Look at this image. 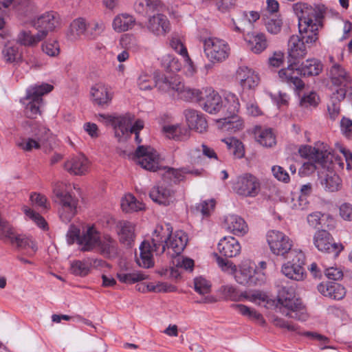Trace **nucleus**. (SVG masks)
<instances>
[{
  "label": "nucleus",
  "mask_w": 352,
  "mask_h": 352,
  "mask_svg": "<svg viewBox=\"0 0 352 352\" xmlns=\"http://www.w3.org/2000/svg\"><path fill=\"white\" fill-rule=\"evenodd\" d=\"M184 115L190 129L199 133L206 131L208 127L207 121L201 113L196 110L186 109Z\"/></svg>",
  "instance_id": "obj_30"
},
{
  "label": "nucleus",
  "mask_w": 352,
  "mask_h": 352,
  "mask_svg": "<svg viewBox=\"0 0 352 352\" xmlns=\"http://www.w3.org/2000/svg\"><path fill=\"white\" fill-rule=\"evenodd\" d=\"M318 104V96L315 92H311L305 95L300 100V105L307 107L309 106H316Z\"/></svg>",
  "instance_id": "obj_64"
},
{
  "label": "nucleus",
  "mask_w": 352,
  "mask_h": 352,
  "mask_svg": "<svg viewBox=\"0 0 352 352\" xmlns=\"http://www.w3.org/2000/svg\"><path fill=\"white\" fill-rule=\"evenodd\" d=\"M222 108L228 116L236 115L240 108L239 101L236 96L231 93L228 94Z\"/></svg>",
  "instance_id": "obj_46"
},
{
  "label": "nucleus",
  "mask_w": 352,
  "mask_h": 352,
  "mask_svg": "<svg viewBox=\"0 0 352 352\" xmlns=\"http://www.w3.org/2000/svg\"><path fill=\"white\" fill-rule=\"evenodd\" d=\"M206 56L212 63L225 61L230 56V48L223 40L217 38H208L204 43Z\"/></svg>",
  "instance_id": "obj_10"
},
{
  "label": "nucleus",
  "mask_w": 352,
  "mask_h": 352,
  "mask_svg": "<svg viewBox=\"0 0 352 352\" xmlns=\"http://www.w3.org/2000/svg\"><path fill=\"white\" fill-rule=\"evenodd\" d=\"M254 135L256 141L263 146L272 147L276 144V137L271 129L256 127Z\"/></svg>",
  "instance_id": "obj_39"
},
{
  "label": "nucleus",
  "mask_w": 352,
  "mask_h": 352,
  "mask_svg": "<svg viewBox=\"0 0 352 352\" xmlns=\"http://www.w3.org/2000/svg\"><path fill=\"white\" fill-rule=\"evenodd\" d=\"M345 96L346 90L344 88H340L333 93L331 103L328 104V111L331 119L335 120L340 114V102Z\"/></svg>",
  "instance_id": "obj_41"
},
{
  "label": "nucleus",
  "mask_w": 352,
  "mask_h": 352,
  "mask_svg": "<svg viewBox=\"0 0 352 352\" xmlns=\"http://www.w3.org/2000/svg\"><path fill=\"white\" fill-rule=\"evenodd\" d=\"M97 248L100 254L107 258H116L119 253L117 241L108 234L100 236Z\"/></svg>",
  "instance_id": "obj_24"
},
{
  "label": "nucleus",
  "mask_w": 352,
  "mask_h": 352,
  "mask_svg": "<svg viewBox=\"0 0 352 352\" xmlns=\"http://www.w3.org/2000/svg\"><path fill=\"white\" fill-rule=\"evenodd\" d=\"M89 162L83 155H78L68 160L64 164V168L70 174L82 175L87 173Z\"/></svg>",
  "instance_id": "obj_25"
},
{
  "label": "nucleus",
  "mask_w": 352,
  "mask_h": 352,
  "mask_svg": "<svg viewBox=\"0 0 352 352\" xmlns=\"http://www.w3.org/2000/svg\"><path fill=\"white\" fill-rule=\"evenodd\" d=\"M195 93L192 98L200 102L203 109L209 113H217L223 107V101L219 94L212 88H207L202 91L198 89H192Z\"/></svg>",
  "instance_id": "obj_12"
},
{
  "label": "nucleus",
  "mask_w": 352,
  "mask_h": 352,
  "mask_svg": "<svg viewBox=\"0 0 352 352\" xmlns=\"http://www.w3.org/2000/svg\"><path fill=\"white\" fill-rule=\"evenodd\" d=\"M17 144L21 149L25 151H31L33 148L38 149L41 146V143L34 138L23 139Z\"/></svg>",
  "instance_id": "obj_57"
},
{
  "label": "nucleus",
  "mask_w": 352,
  "mask_h": 352,
  "mask_svg": "<svg viewBox=\"0 0 352 352\" xmlns=\"http://www.w3.org/2000/svg\"><path fill=\"white\" fill-rule=\"evenodd\" d=\"M145 28L151 34L156 37H162L170 32V23L165 14L156 12L148 16Z\"/></svg>",
  "instance_id": "obj_14"
},
{
  "label": "nucleus",
  "mask_w": 352,
  "mask_h": 352,
  "mask_svg": "<svg viewBox=\"0 0 352 352\" xmlns=\"http://www.w3.org/2000/svg\"><path fill=\"white\" fill-rule=\"evenodd\" d=\"M101 261V260L96 259L94 261L89 258L85 261H74L70 265V272L76 276H85L89 273L91 265L93 262L96 264L100 263Z\"/></svg>",
  "instance_id": "obj_38"
},
{
  "label": "nucleus",
  "mask_w": 352,
  "mask_h": 352,
  "mask_svg": "<svg viewBox=\"0 0 352 352\" xmlns=\"http://www.w3.org/2000/svg\"><path fill=\"white\" fill-rule=\"evenodd\" d=\"M288 261L284 263L281 267V272L288 278L302 281L306 277V272L304 268L305 256L303 252L294 249L289 252L287 257Z\"/></svg>",
  "instance_id": "obj_9"
},
{
  "label": "nucleus",
  "mask_w": 352,
  "mask_h": 352,
  "mask_svg": "<svg viewBox=\"0 0 352 352\" xmlns=\"http://www.w3.org/2000/svg\"><path fill=\"white\" fill-rule=\"evenodd\" d=\"M292 8L298 19L299 33L305 34L304 38L307 43H315L318 39V29L322 26L324 7L298 2L294 3Z\"/></svg>",
  "instance_id": "obj_2"
},
{
  "label": "nucleus",
  "mask_w": 352,
  "mask_h": 352,
  "mask_svg": "<svg viewBox=\"0 0 352 352\" xmlns=\"http://www.w3.org/2000/svg\"><path fill=\"white\" fill-rule=\"evenodd\" d=\"M117 278L121 283L133 284L147 279L148 276L140 271H134L129 273L121 271L117 274Z\"/></svg>",
  "instance_id": "obj_44"
},
{
  "label": "nucleus",
  "mask_w": 352,
  "mask_h": 352,
  "mask_svg": "<svg viewBox=\"0 0 352 352\" xmlns=\"http://www.w3.org/2000/svg\"><path fill=\"white\" fill-rule=\"evenodd\" d=\"M233 188L239 195L254 197L261 191V182L254 175L244 173L236 178Z\"/></svg>",
  "instance_id": "obj_13"
},
{
  "label": "nucleus",
  "mask_w": 352,
  "mask_h": 352,
  "mask_svg": "<svg viewBox=\"0 0 352 352\" xmlns=\"http://www.w3.org/2000/svg\"><path fill=\"white\" fill-rule=\"evenodd\" d=\"M59 15L54 12H47L32 21V25L38 33H44V39L58 25Z\"/></svg>",
  "instance_id": "obj_19"
},
{
  "label": "nucleus",
  "mask_w": 352,
  "mask_h": 352,
  "mask_svg": "<svg viewBox=\"0 0 352 352\" xmlns=\"http://www.w3.org/2000/svg\"><path fill=\"white\" fill-rule=\"evenodd\" d=\"M4 59L7 63H20L22 61V54L16 46H6L3 50Z\"/></svg>",
  "instance_id": "obj_48"
},
{
  "label": "nucleus",
  "mask_w": 352,
  "mask_h": 352,
  "mask_svg": "<svg viewBox=\"0 0 352 352\" xmlns=\"http://www.w3.org/2000/svg\"><path fill=\"white\" fill-rule=\"evenodd\" d=\"M176 267L183 268L186 270L192 271L194 261L189 258L178 257L175 260Z\"/></svg>",
  "instance_id": "obj_63"
},
{
  "label": "nucleus",
  "mask_w": 352,
  "mask_h": 352,
  "mask_svg": "<svg viewBox=\"0 0 352 352\" xmlns=\"http://www.w3.org/2000/svg\"><path fill=\"white\" fill-rule=\"evenodd\" d=\"M235 78L243 91H254L261 81L258 74L252 68L245 65L239 66L237 68Z\"/></svg>",
  "instance_id": "obj_17"
},
{
  "label": "nucleus",
  "mask_w": 352,
  "mask_h": 352,
  "mask_svg": "<svg viewBox=\"0 0 352 352\" xmlns=\"http://www.w3.org/2000/svg\"><path fill=\"white\" fill-rule=\"evenodd\" d=\"M218 127L223 131L235 133L243 129V122L236 115L228 116L217 121Z\"/></svg>",
  "instance_id": "obj_37"
},
{
  "label": "nucleus",
  "mask_w": 352,
  "mask_h": 352,
  "mask_svg": "<svg viewBox=\"0 0 352 352\" xmlns=\"http://www.w3.org/2000/svg\"><path fill=\"white\" fill-rule=\"evenodd\" d=\"M277 300L279 305L287 309L286 313L283 311L285 316L299 321H306L308 319L307 309L301 300L296 296L292 287H282L278 292Z\"/></svg>",
  "instance_id": "obj_3"
},
{
  "label": "nucleus",
  "mask_w": 352,
  "mask_h": 352,
  "mask_svg": "<svg viewBox=\"0 0 352 352\" xmlns=\"http://www.w3.org/2000/svg\"><path fill=\"white\" fill-rule=\"evenodd\" d=\"M169 228L165 231L162 226H157L154 230L151 243L144 241L140 246V257L137 258V263L140 267L150 268L154 265L153 252L160 255L166 250V254L170 257L179 255L184 250L188 236L182 231L169 234Z\"/></svg>",
  "instance_id": "obj_1"
},
{
  "label": "nucleus",
  "mask_w": 352,
  "mask_h": 352,
  "mask_svg": "<svg viewBox=\"0 0 352 352\" xmlns=\"http://www.w3.org/2000/svg\"><path fill=\"white\" fill-rule=\"evenodd\" d=\"M87 23L85 19L78 18L74 19L70 24L67 33L68 39L72 41L80 38L87 30Z\"/></svg>",
  "instance_id": "obj_40"
},
{
  "label": "nucleus",
  "mask_w": 352,
  "mask_h": 352,
  "mask_svg": "<svg viewBox=\"0 0 352 352\" xmlns=\"http://www.w3.org/2000/svg\"><path fill=\"white\" fill-rule=\"evenodd\" d=\"M313 241L315 247L319 251L328 254L331 253L334 256H338L344 248L342 243H335L331 234L324 230L317 231L314 236Z\"/></svg>",
  "instance_id": "obj_15"
},
{
  "label": "nucleus",
  "mask_w": 352,
  "mask_h": 352,
  "mask_svg": "<svg viewBox=\"0 0 352 352\" xmlns=\"http://www.w3.org/2000/svg\"><path fill=\"white\" fill-rule=\"evenodd\" d=\"M32 135L39 143L47 140L49 137V129L44 125L36 124L32 126Z\"/></svg>",
  "instance_id": "obj_52"
},
{
  "label": "nucleus",
  "mask_w": 352,
  "mask_h": 352,
  "mask_svg": "<svg viewBox=\"0 0 352 352\" xmlns=\"http://www.w3.org/2000/svg\"><path fill=\"white\" fill-rule=\"evenodd\" d=\"M105 30V23L102 21H94L91 24L89 36L91 38H95L100 35Z\"/></svg>",
  "instance_id": "obj_59"
},
{
  "label": "nucleus",
  "mask_w": 352,
  "mask_h": 352,
  "mask_svg": "<svg viewBox=\"0 0 352 352\" xmlns=\"http://www.w3.org/2000/svg\"><path fill=\"white\" fill-rule=\"evenodd\" d=\"M318 292L324 296L335 300H341L346 295L345 288L337 283H321L318 285Z\"/></svg>",
  "instance_id": "obj_28"
},
{
  "label": "nucleus",
  "mask_w": 352,
  "mask_h": 352,
  "mask_svg": "<svg viewBox=\"0 0 352 352\" xmlns=\"http://www.w3.org/2000/svg\"><path fill=\"white\" fill-rule=\"evenodd\" d=\"M149 196L154 202L168 206L174 200V191L164 186H157L151 189Z\"/></svg>",
  "instance_id": "obj_26"
},
{
  "label": "nucleus",
  "mask_w": 352,
  "mask_h": 352,
  "mask_svg": "<svg viewBox=\"0 0 352 352\" xmlns=\"http://www.w3.org/2000/svg\"><path fill=\"white\" fill-rule=\"evenodd\" d=\"M283 21L280 18L270 19L265 23V27L268 32L272 34H277L281 30Z\"/></svg>",
  "instance_id": "obj_55"
},
{
  "label": "nucleus",
  "mask_w": 352,
  "mask_h": 352,
  "mask_svg": "<svg viewBox=\"0 0 352 352\" xmlns=\"http://www.w3.org/2000/svg\"><path fill=\"white\" fill-rule=\"evenodd\" d=\"M121 207L123 211L132 212L141 210L143 208V204L138 201L134 196L129 194L122 199Z\"/></svg>",
  "instance_id": "obj_47"
},
{
  "label": "nucleus",
  "mask_w": 352,
  "mask_h": 352,
  "mask_svg": "<svg viewBox=\"0 0 352 352\" xmlns=\"http://www.w3.org/2000/svg\"><path fill=\"white\" fill-rule=\"evenodd\" d=\"M217 248L223 256L234 257L239 254L241 247L235 238L232 236H225L219 242Z\"/></svg>",
  "instance_id": "obj_29"
},
{
  "label": "nucleus",
  "mask_w": 352,
  "mask_h": 352,
  "mask_svg": "<svg viewBox=\"0 0 352 352\" xmlns=\"http://www.w3.org/2000/svg\"><path fill=\"white\" fill-rule=\"evenodd\" d=\"M100 239V233L94 226L83 229L81 236L78 239L80 250L83 252L93 250L97 248Z\"/></svg>",
  "instance_id": "obj_23"
},
{
  "label": "nucleus",
  "mask_w": 352,
  "mask_h": 352,
  "mask_svg": "<svg viewBox=\"0 0 352 352\" xmlns=\"http://www.w3.org/2000/svg\"><path fill=\"white\" fill-rule=\"evenodd\" d=\"M170 45L176 52L183 56L184 62L188 67V71L191 73H194L195 68L193 63L188 56L187 50L181 40L177 36H173L170 41Z\"/></svg>",
  "instance_id": "obj_43"
},
{
  "label": "nucleus",
  "mask_w": 352,
  "mask_h": 352,
  "mask_svg": "<svg viewBox=\"0 0 352 352\" xmlns=\"http://www.w3.org/2000/svg\"><path fill=\"white\" fill-rule=\"evenodd\" d=\"M292 35L288 42V61L298 63L300 59L305 58L307 53L305 43L308 44L304 36L305 34Z\"/></svg>",
  "instance_id": "obj_20"
},
{
  "label": "nucleus",
  "mask_w": 352,
  "mask_h": 352,
  "mask_svg": "<svg viewBox=\"0 0 352 352\" xmlns=\"http://www.w3.org/2000/svg\"><path fill=\"white\" fill-rule=\"evenodd\" d=\"M53 193L54 201L58 203L60 208L58 210L60 219L69 222L77 212L78 199L69 192L63 191V184L59 182L53 183Z\"/></svg>",
  "instance_id": "obj_6"
},
{
  "label": "nucleus",
  "mask_w": 352,
  "mask_h": 352,
  "mask_svg": "<svg viewBox=\"0 0 352 352\" xmlns=\"http://www.w3.org/2000/svg\"><path fill=\"white\" fill-rule=\"evenodd\" d=\"M223 226L230 232L235 235H243L247 233L248 227L243 218L235 214H229L225 217Z\"/></svg>",
  "instance_id": "obj_27"
},
{
  "label": "nucleus",
  "mask_w": 352,
  "mask_h": 352,
  "mask_svg": "<svg viewBox=\"0 0 352 352\" xmlns=\"http://www.w3.org/2000/svg\"><path fill=\"white\" fill-rule=\"evenodd\" d=\"M23 212L28 217L32 219L38 227L43 229L46 227L47 223L45 220L38 213L35 212L34 210L28 207L23 208Z\"/></svg>",
  "instance_id": "obj_56"
},
{
  "label": "nucleus",
  "mask_w": 352,
  "mask_h": 352,
  "mask_svg": "<svg viewBox=\"0 0 352 352\" xmlns=\"http://www.w3.org/2000/svg\"><path fill=\"white\" fill-rule=\"evenodd\" d=\"M298 152L300 156L314 162L313 163H305L304 166L310 171L316 168V164L322 166H327L328 164L332 163L334 155L327 144L323 142H318L316 146L305 145L300 147Z\"/></svg>",
  "instance_id": "obj_4"
},
{
  "label": "nucleus",
  "mask_w": 352,
  "mask_h": 352,
  "mask_svg": "<svg viewBox=\"0 0 352 352\" xmlns=\"http://www.w3.org/2000/svg\"><path fill=\"white\" fill-rule=\"evenodd\" d=\"M164 4L160 0H138L134 4L135 12L142 15H151L164 9Z\"/></svg>",
  "instance_id": "obj_31"
},
{
  "label": "nucleus",
  "mask_w": 352,
  "mask_h": 352,
  "mask_svg": "<svg viewBox=\"0 0 352 352\" xmlns=\"http://www.w3.org/2000/svg\"><path fill=\"white\" fill-rule=\"evenodd\" d=\"M289 63L287 67L278 72V76L283 82L293 85L297 91H301L305 87V83L300 78L301 74L299 67H294L298 63H293V61Z\"/></svg>",
  "instance_id": "obj_21"
},
{
  "label": "nucleus",
  "mask_w": 352,
  "mask_h": 352,
  "mask_svg": "<svg viewBox=\"0 0 352 352\" xmlns=\"http://www.w3.org/2000/svg\"><path fill=\"white\" fill-rule=\"evenodd\" d=\"M195 289L199 294H207L210 292L211 285L209 281L202 277H198L195 279Z\"/></svg>",
  "instance_id": "obj_53"
},
{
  "label": "nucleus",
  "mask_w": 352,
  "mask_h": 352,
  "mask_svg": "<svg viewBox=\"0 0 352 352\" xmlns=\"http://www.w3.org/2000/svg\"><path fill=\"white\" fill-rule=\"evenodd\" d=\"M215 202L213 199L204 201L196 207L197 211L200 212L204 217L210 215V212L214 207Z\"/></svg>",
  "instance_id": "obj_60"
},
{
  "label": "nucleus",
  "mask_w": 352,
  "mask_h": 352,
  "mask_svg": "<svg viewBox=\"0 0 352 352\" xmlns=\"http://www.w3.org/2000/svg\"><path fill=\"white\" fill-rule=\"evenodd\" d=\"M235 32L242 33L246 28L251 27L247 16V11L240 12L236 19H232Z\"/></svg>",
  "instance_id": "obj_49"
},
{
  "label": "nucleus",
  "mask_w": 352,
  "mask_h": 352,
  "mask_svg": "<svg viewBox=\"0 0 352 352\" xmlns=\"http://www.w3.org/2000/svg\"><path fill=\"white\" fill-rule=\"evenodd\" d=\"M321 184L324 189L329 192H336L342 188L341 179L338 175L333 173L327 174Z\"/></svg>",
  "instance_id": "obj_45"
},
{
  "label": "nucleus",
  "mask_w": 352,
  "mask_h": 352,
  "mask_svg": "<svg viewBox=\"0 0 352 352\" xmlns=\"http://www.w3.org/2000/svg\"><path fill=\"white\" fill-rule=\"evenodd\" d=\"M136 23L135 18L128 13L117 14L112 21V28L118 33H122L133 28Z\"/></svg>",
  "instance_id": "obj_33"
},
{
  "label": "nucleus",
  "mask_w": 352,
  "mask_h": 352,
  "mask_svg": "<svg viewBox=\"0 0 352 352\" xmlns=\"http://www.w3.org/2000/svg\"><path fill=\"white\" fill-rule=\"evenodd\" d=\"M120 44L127 50H136L139 48V41L131 34H125L120 38Z\"/></svg>",
  "instance_id": "obj_51"
},
{
  "label": "nucleus",
  "mask_w": 352,
  "mask_h": 352,
  "mask_svg": "<svg viewBox=\"0 0 352 352\" xmlns=\"http://www.w3.org/2000/svg\"><path fill=\"white\" fill-rule=\"evenodd\" d=\"M190 163L196 165H202L205 163V157L200 148L191 149L189 153Z\"/></svg>",
  "instance_id": "obj_61"
},
{
  "label": "nucleus",
  "mask_w": 352,
  "mask_h": 352,
  "mask_svg": "<svg viewBox=\"0 0 352 352\" xmlns=\"http://www.w3.org/2000/svg\"><path fill=\"white\" fill-rule=\"evenodd\" d=\"M116 228L120 242L129 245L135 238V225L128 221H120Z\"/></svg>",
  "instance_id": "obj_32"
},
{
  "label": "nucleus",
  "mask_w": 352,
  "mask_h": 352,
  "mask_svg": "<svg viewBox=\"0 0 352 352\" xmlns=\"http://www.w3.org/2000/svg\"><path fill=\"white\" fill-rule=\"evenodd\" d=\"M42 51L49 56L55 57L60 53V46L56 41L49 40L41 45Z\"/></svg>",
  "instance_id": "obj_50"
},
{
  "label": "nucleus",
  "mask_w": 352,
  "mask_h": 352,
  "mask_svg": "<svg viewBox=\"0 0 352 352\" xmlns=\"http://www.w3.org/2000/svg\"><path fill=\"white\" fill-rule=\"evenodd\" d=\"M155 86L162 93H167L172 96L177 94L179 98L184 100H191L195 93L192 89L186 87L180 78L176 76H155Z\"/></svg>",
  "instance_id": "obj_7"
},
{
  "label": "nucleus",
  "mask_w": 352,
  "mask_h": 352,
  "mask_svg": "<svg viewBox=\"0 0 352 352\" xmlns=\"http://www.w3.org/2000/svg\"><path fill=\"white\" fill-rule=\"evenodd\" d=\"M44 33L32 34L30 30H21L19 32L16 38V43L25 47H36L39 42L44 39Z\"/></svg>",
  "instance_id": "obj_34"
},
{
  "label": "nucleus",
  "mask_w": 352,
  "mask_h": 352,
  "mask_svg": "<svg viewBox=\"0 0 352 352\" xmlns=\"http://www.w3.org/2000/svg\"><path fill=\"white\" fill-rule=\"evenodd\" d=\"M299 69L302 76H317L322 72V65L317 59H307L300 65Z\"/></svg>",
  "instance_id": "obj_42"
},
{
  "label": "nucleus",
  "mask_w": 352,
  "mask_h": 352,
  "mask_svg": "<svg viewBox=\"0 0 352 352\" xmlns=\"http://www.w3.org/2000/svg\"><path fill=\"white\" fill-rule=\"evenodd\" d=\"M252 52L255 54H260L267 47L268 43L266 36L261 32H252L247 35L246 38Z\"/></svg>",
  "instance_id": "obj_36"
},
{
  "label": "nucleus",
  "mask_w": 352,
  "mask_h": 352,
  "mask_svg": "<svg viewBox=\"0 0 352 352\" xmlns=\"http://www.w3.org/2000/svg\"><path fill=\"white\" fill-rule=\"evenodd\" d=\"M53 89V86L47 83L35 85L27 89L26 96L21 99L25 106V112L30 118H35L41 114L40 108L43 104L42 96Z\"/></svg>",
  "instance_id": "obj_5"
},
{
  "label": "nucleus",
  "mask_w": 352,
  "mask_h": 352,
  "mask_svg": "<svg viewBox=\"0 0 352 352\" xmlns=\"http://www.w3.org/2000/svg\"><path fill=\"white\" fill-rule=\"evenodd\" d=\"M221 293L223 295V296L231 300H238L239 299V294L237 290L234 287L230 285H223L220 288Z\"/></svg>",
  "instance_id": "obj_58"
},
{
  "label": "nucleus",
  "mask_w": 352,
  "mask_h": 352,
  "mask_svg": "<svg viewBox=\"0 0 352 352\" xmlns=\"http://www.w3.org/2000/svg\"><path fill=\"white\" fill-rule=\"evenodd\" d=\"M135 161L144 169L156 171L160 167L157 152L150 146H140L135 151Z\"/></svg>",
  "instance_id": "obj_16"
},
{
  "label": "nucleus",
  "mask_w": 352,
  "mask_h": 352,
  "mask_svg": "<svg viewBox=\"0 0 352 352\" xmlns=\"http://www.w3.org/2000/svg\"><path fill=\"white\" fill-rule=\"evenodd\" d=\"M100 116L107 118L111 122L115 131V136L119 142L126 140L132 133H139L144 127V122L140 120H138L132 125V119L130 116L112 117L100 115Z\"/></svg>",
  "instance_id": "obj_8"
},
{
  "label": "nucleus",
  "mask_w": 352,
  "mask_h": 352,
  "mask_svg": "<svg viewBox=\"0 0 352 352\" xmlns=\"http://www.w3.org/2000/svg\"><path fill=\"white\" fill-rule=\"evenodd\" d=\"M234 273L236 281L241 285L254 286L261 285L265 282L263 274L256 272L252 267L246 264L240 266L239 270H236Z\"/></svg>",
  "instance_id": "obj_18"
},
{
  "label": "nucleus",
  "mask_w": 352,
  "mask_h": 352,
  "mask_svg": "<svg viewBox=\"0 0 352 352\" xmlns=\"http://www.w3.org/2000/svg\"><path fill=\"white\" fill-rule=\"evenodd\" d=\"M137 85L143 91L151 90L153 87L152 78L147 74L142 73L137 80Z\"/></svg>",
  "instance_id": "obj_54"
},
{
  "label": "nucleus",
  "mask_w": 352,
  "mask_h": 352,
  "mask_svg": "<svg viewBox=\"0 0 352 352\" xmlns=\"http://www.w3.org/2000/svg\"><path fill=\"white\" fill-rule=\"evenodd\" d=\"M331 82L336 86L346 87L352 81L351 77L346 70L338 64H333L330 72Z\"/></svg>",
  "instance_id": "obj_35"
},
{
  "label": "nucleus",
  "mask_w": 352,
  "mask_h": 352,
  "mask_svg": "<svg viewBox=\"0 0 352 352\" xmlns=\"http://www.w3.org/2000/svg\"><path fill=\"white\" fill-rule=\"evenodd\" d=\"M267 243L271 252L278 256L289 255L294 249L292 241L283 232L278 230H270L266 235Z\"/></svg>",
  "instance_id": "obj_11"
},
{
  "label": "nucleus",
  "mask_w": 352,
  "mask_h": 352,
  "mask_svg": "<svg viewBox=\"0 0 352 352\" xmlns=\"http://www.w3.org/2000/svg\"><path fill=\"white\" fill-rule=\"evenodd\" d=\"M273 175L279 181L285 183L289 182V176L287 171L280 166H274L272 168Z\"/></svg>",
  "instance_id": "obj_62"
},
{
  "label": "nucleus",
  "mask_w": 352,
  "mask_h": 352,
  "mask_svg": "<svg viewBox=\"0 0 352 352\" xmlns=\"http://www.w3.org/2000/svg\"><path fill=\"white\" fill-rule=\"evenodd\" d=\"M90 94L93 102L102 107L109 106L113 98V93L110 91L109 87L102 82L92 86Z\"/></svg>",
  "instance_id": "obj_22"
}]
</instances>
